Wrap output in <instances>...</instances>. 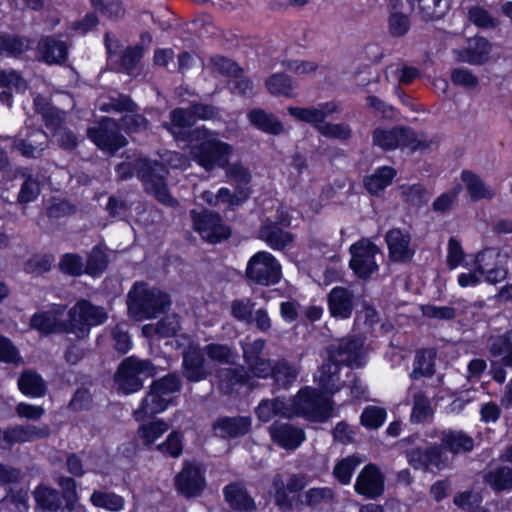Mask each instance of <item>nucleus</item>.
<instances>
[{"label":"nucleus","instance_id":"nucleus-1","mask_svg":"<svg viewBox=\"0 0 512 512\" xmlns=\"http://www.w3.org/2000/svg\"><path fill=\"white\" fill-rule=\"evenodd\" d=\"M173 140L189 148L191 159L206 172L225 168L233 153V146L219 138L216 130L205 125L196 126L185 133H178Z\"/></svg>","mask_w":512,"mask_h":512},{"label":"nucleus","instance_id":"nucleus-2","mask_svg":"<svg viewBox=\"0 0 512 512\" xmlns=\"http://www.w3.org/2000/svg\"><path fill=\"white\" fill-rule=\"evenodd\" d=\"M338 389H321L303 386L293 397L290 411L297 417H302L312 423H325L334 412L333 396Z\"/></svg>","mask_w":512,"mask_h":512},{"label":"nucleus","instance_id":"nucleus-3","mask_svg":"<svg viewBox=\"0 0 512 512\" xmlns=\"http://www.w3.org/2000/svg\"><path fill=\"white\" fill-rule=\"evenodd\" d=\"M57 484L61 490L44 484L35 487L33 497L36 507L42 512H80L76 480L73 477L60 476Z\"/></svg>","mask_w":512,"mask_h":512},{"label":"nucleus","instance_id":"nucleus-4","mask_svg":"<svg viewBox=\"0 0 512 512\" xmlns=\"http://www.w3.org/2000/svg\"><path fill=\"white\" fill-rule=\"evenodd\" d=\"M171 305L170 296L146 282H136L128 292L127 306L130 315L137 320L157 318Z\"/></svg>","mask_w":512,"mask_h":512},{"label":"nucleus","instance_id":"nucleus-5","mask_svg":"<svg viewBox=\"0 0 512 512\" xmlns=\"http://www.w3.org/2000/svg\"><path fill=\"white\" fill-rule=\"evenodd\" d=\"M219 115V109L213 104L190 101L188 107H176L169 111L168 121L161 123L171 137L193 129L198 121L214 120Z\"/></svg>","mask_w":512,"mask_h":512},{"label":"nucleus","instance_id":"nucleus-6","mask_svg":"<svg viewBox=\"0 0 512 512\" xmlns=\"http://www.w3.org/2000/svg\"><path fill=\"white\" fill-rule=\"evenodd\" d=\"M154 374L155 366L151 360L129 356L118 365L114 374V383L119 392L130 395L139 392L144 386V381Z\"/></svg>","mask_w":512,"mask_h":512},{"label":"nucleus","instance_id":"nucleus-7","mask_svg":"<svg viewBox=\"0 0 512 512\" xmlns=\"http://www.w3.org/2000/svg\"><path fill=\"white\" fill-rule=\"evenodd\" d=\"M108 314L104 307L94 305L88 299L78 300L68 311L67 333H75L78 337L89 335L92 327L104 324Z\"/></svg>","mask_w":512,"mask_h":512},{"label":"nucleus","instance_id":"nucleus-8","mask_svg":"<svg viewBox=\"0 0 512 512\" xmlns=\"http://www.w3.org/2000/svg\"><path fill=\"white\" fill-rule=\"evenodd\" d=\"M282 278V267L277 258L268 251H258L248 260L245 279L250 285L269 287Z\"/></svg>","mask_w":512,"mask_h":512},{"label":"nucleus","instance_id":"nucleus-9","mask_svg":"<svg viewBox=\"0 0 512 512\" xmlns=\"http://www.w3.org/2000/svg\"><path fill=\"white\" fill-rule=\"evenodd\" d=\"M174 487L185 499L202 496L207 488L206 469L202 463L186 459L180 471L174 476Z\"/></svg>","mask_w":512,"mask_h":512},{"label":"nucleus","instance_id":"nucleus-10","mask_svg":"<svg viewBox=\"0 0 512 512\" xmlns=\"http://www.w3.org/2000/svg\"><path fill=\"white\" fill-rule=\"evenodd\" d=\"M87 137L104 153L114 156L128 145V140L121 134L118 122L111 117H103L96 126L87 129Z\"/></svg>","mask_w":512,"mask_h":512},{"label":"nucleus","instance_id":"nucleus-11","mask_svg":"<svg viewBox=\"0 0 512 512\" xmlns=\"http://www.w3.org/2000/svg\"><path fill=\"white\" fill-rule=\"evenodd\" d=\"M372 143L383 151L409 148L412 151L426 147L409 127L394 126L390 129L378 126L372 131Z\"/></svg>","mask_w":512,"mask_h":512},{"label":"nucleus","instance_id":"nucleus-12","mask_svg":"<svg viewBox=\"0 0 512 512\" xmlns=\"http://www.w3.org/2000/svg\"><path fill=\"white\" fill-rule=\"evenodd\" d=\"M191 218L194 230L209 243H221L231 236V228L224 223L221 215L215 211L196 212L193 210Z\"/></svg>","mask_w":512,"mask_h":512},{"label":"nucleus","instance_id":"nucleus-13","mask_svg":"<svg viewBox=\"0 0 512 512\" xmlns=\"http://www.w3.org/2000/svg\"><path fill=\"white\" fill-rule=\"evenodd\" d=\"M377 252V245L371 241L367 243L359 241L350 246L349 267L359 279L368 280L379 270L375 258Z\"/></svg>","mask_w":512,"mask_h":512},{"label":"nucleus","instance_id":"nucleus-14","mask_svg":"<svg viewBox=\"0 0 512 512\" xmlns=\"http://www.w3.org/2000/svg\"><path fill=\"white\" fill-rule=\"evenodd\" d=\"M136 174L146 191L153 193L159 202L167 205L176 202L170 194L165 177L157 171L149 160L142 159L137 163Z\"/></svg>","mask_w":512,"mask_h":512},{"label":"nucleus","instance_id":"nucleus-15","mask_svg":"<svg viewBox=\"0 0 512 512\" xmlns=\"http://www.w3.org/2000/svg\"><path fill=\"white\" fill-rule=\"evenodd\" d=\"M291 219L287 214L281 213L278 221L266 219L259 228V239L264 241L271 249L282 251L294 241L290 231H284L281 226L289 227Z\"/></svg>","mask_w":512,"mask_h":512},{"label":"nucleus","instance_id":"nucleus-16","mask_svg":"<svg viewBox=\"0 0 512 512\" xmlns=\"http://www.w3.org/2000/svg\"><path fill=\"white\" fill-rule=\"evenodd\" d=\"M403 453L414 470L432 471L434 468L442 470L445 467L442 448L436 443H431L426 448H406Z\"/></svg>","mask_w":512,"mask_h":512},{"label":"nucleus","instance_id":"nucleus-17","mask_svg":"<svg viewBox=\"0 0 512 512\" xmlns=\"http://www.w3.org/2000/svg\"><path fill=\"white\" fill-rule=\"evenodd\" d=\"M354 490L367 499L380 497L385 490V476L380 468L373 463L365 465L356 478Z\"/></svg>","mask_w":512,"mask_h":512},{"label":"nucleus","instance_id":"nucleus-18","mask_svg":"<svg viewBox=\"0 0 512 512\" xmlns=\"http://www.w3.org/2000/svg\"><path fill=\"white\" fill-rule=\"evenodd\" d=\"M287 112L295 120L315 127L326 123L325 120L333 114L340 113L341 108L338 102L332 100L319 103L317 107L288 106Z\"/></svg>","mask_w":512,"mask_h":512},{"label":"nucleus","instance_id":"nucleus-19","mask_svg":"<svg viewBox=\"0 0 512 512\" xmlns=\"http://www.w3.org/2000/svg\"><path fill=\"white\" fill-rule=\"evenodd\" d=\"M411 234L401 228H391L384 236L389 259L394 263L410 262L416 251L411 247Z\"/></svg>","mask_w":512,"mask_h":512},{"label":"nucleus","instance_id":"nucleus-20","mask_svg":"<svg viewBox=\"0 0 512 512\" xmlns=\"http://www.w3.org/2000/svg\"><path fill=\"white\" fill-rule=\"evenodd\" d=\"M356 307L353 290L345 286H335L327 294V308L332 318L347 320L351 318Z\"/></svg>","mask_w":512,"mask_h":512},{"label":"nucleus","instance_id":"nucleus-21","mask_svg":"<svg viewBox=\"0 0 512 512\" xmlns=\"http://www.w3.org/2000/svg\"><path fill=\"white\" fill-rule=\"evenodd\" d=\"M49 436L47 426L38 427L32 424L8 426L0 428V444L4 442L9 447L15 444L32 442Z\"/></svg>","mask_w":512,"mask_h":512},{"label":"nucleus","instance_id":"nucleus-22","mask_svg":"<svg viewBox=\"0 0 512 512\" xmlns=\"http://www.w3.org/2000/svg\"><path fill=\"white\" fill-rule=\"evenodd\" d=\"M271 440L285 450H295L306 440L305 431L290 423H273L269 427Z\"/></svg>","mask_w":512,"mask_h":512},{"label":"nucleus","instance_id":"nucleus-23","mask_svg":"<svg viewBox=\"0 0 512 512\" xmlns=\"http://www.w3.org/2000/svg\"><path fill=\"white\" fill-rule=\"evenodd\" d=\"M173 404L174 401H172V399L166 398L150 384L149 390L135 410V419L141 422L154 418L156 415L166 411Z\"/></svg>","mask_w":512,"mask_h":512},{"label":"nucleus","instance_id":"nucleus-24","mask_svg":"<svg viewBox=\"0 0 512 512\" xmlns=\"http://www.w3.org/2000/svg\"><path fill=\"white\" fill-rule=\"evenodd\" d=\"M182 375L191 383L201 382L208 377L204 354L199 347H189L183 352Z\"/></svg>","mask_w":512,"mask_h":512},{"label":"nucleus","instance_id":"nucleus-25","mask_svg":"<svg viewBox=\"0 0 512 512\" xmlns=\"http://www.w3.org/2000/svg\"><path fill=\"white\" fill-rule=\"evenodd\" d=\"M214 431H220L222 438L236 439L247 435L252 429L251 416H220L212 425Z\"/></svg>","mask_w":512,"mask_h":512},{"label":"nucleus","instance_id":"nucleus-26","mask_svg":"<svg viewBox=\"0 0 512 512\" xmlns=\"http://www.w3.org/2000/svg\"><path fill=\"white\" fill-rule=\"evenodd\" d=\"M223 496L229 507L236 512H251L256 503L242 482H230L223 488Z\"/></svg>","mask_w":512,"mask_h":512},{"label":"nucleus","instance_id":"nucleus-27","mask_svg":"<svg viewBox=\"0 0 512 512\" xmlns=\"http://www.w3.org/2000/svg\"><path fill=\"white\" fill-rule=\"evenodd\" d=\"M387 18L388 33L392 38L405 37L411 29V20L407 13L402 12V0L389 1Z\"/></svg>","mask_w":512,"mask_h":512},{"label":"nucleus","instance_id":"nucleus-28","mask_svg":"<svg viewBox=\"0 0 512 512\" xmlns=\"http://www.w3.org/2000/svg\"><path fill=\"white\" fill-rule=\"evenodd\" d=\"M40 60L47 65L62 64L68 58V47L62 40L51 36L42 38L38 43Z\"/></svg>","mask_w":512,"mask_h":512},{"label":"nucleus","instance_id":"nucleus-29","mask_svg":"<svg viewBox=\"0 0 512 512\" xmlns=\"http://www.w3.org/2000/svg\"><path fill=\"white\" fill-rule=\"evenodd\" d=\"M397 175V170L388 165L377 167L375 171L363 178L365 190L372 196H379L389 187Z\"/></svg>","mask_w":512,"mask_h":512},{"label":"nucleus","instance_id":"nucleus-30","mask_svg":"<svg viewBox=\"0 0 512 512\" xmlns=\"http://www.w3.org/2000/svg\"><path fill=\"white\" fill-rule=\"evenodd\" d=\"M249 123L257 130L270 135H280L284 132L283 123L273 114L262 108H253L248 114Z\"/></svg>","mask_w":512,"mask_h":512},{"label":"nucleus","instance_id":"nucleus-31","mask_svg":"<svg viewBox=\"0 0 512 512\" xmlns=\"http://www.w3.org/2000/svg\"><path fill=\"white\" fill-rule=\"evenodd\" d=\"M460 178L465 184L466 191L469 198L473 202H478L483 199L491 200L495 196V190L487 186L482 178L475 172L464 169L460 174Z\"/></svg>","mask_w":512,"mask_h":512},{"label":"nucleus","instance_id":"nucleus-32","mask_svg":"<svg viewBox=\"0 0 512 512\" xmlns=\"http://www.w3.org/2000/svg\"><path fill=\"white\" fill-rule=\"evenodd\" d=\"M412 9L417 6L420 18L435 21L443 18L450 9V0H408Z\"/></svg>","mask_w":512,"mask_h":512},{"label":"nucleus","instance_id":"nucleus-33","mask_svg":"<svg viewBox=\"0 0 512 512\" xmlns=\"http://www.w3.org/2000/svg\"><path fill=\"white\" fill-rule=\"evenodd\" d=\"M110 263L107 248L104 244H96L87 253L85 266V274L98 278L108 269Z\"/></svg>","mask_w":512,"mask_h":512},{"label":"nucleus","instance_id":"nucleus-34","mask_svg":"<svg viewBox=\"0 0 512 512\" xmlns=\"http://www.w3.org/2000/svg\"><path fill=\"white\" fill-rule=\"evenodd\" d=\"M483 482L495 493L512 490V467L500 465L486 471Z\"/></svg>","mask_w":512,"mask_h":512},{"label":"nucleus","instance_id":"nucleus-35","mask_svg":"<svg viewBox=\"0 0 512 512\" xmlns=\"http://www.w3.org/2000/svg\"><path fill=\"white\" fill-rule=\"evenodd\" d=\"M30 49V41L25 36L2 32L0 36V56L5 58H20Z\"/></svg>","mask_w":512,"mask_h":512},{"label":"nucleus","instance_id":"nucleus-36","mask_svg":"<svg viewBox=\"0 0 512 512\" xmlns=\"http://www.w3.org/2000/svg\"><path fill=\"white\" fill-rule=\"evenodd\" d=\"M18 389L30 398H41L47 392V386L42 376L33 370L24 371L18 378Z\"/></svg>","mask_w":512,"mask_h":512},{"label":"nucleus","instance_id":"nucleus-37","mask_svg":"<svg viewBox=\"0 0 512 512\" xmlns=\"http://www.w3.org/2000/svg\"><path fill=\"white\" fill-rule=\"evenodd\" d=\"M439 446L442 450L458 454L460 452H470L474 447V441L471 436L463 431L449 430L443 432Z\"/></svg>","mask_w":512,"mask_h":512},{"label":"nucleus","instance_id":"nucleus-38","mask_svg":"<svg viewBox=\"0 0 512 512\" xmlns=\"http://www.w3.org/2000/svg\"><path fill=\"white\" fill-rule=\"evenodd\" d=\"M30 327L41 334L50 335L56 332H66L67 324L65 321L58 320L49 312H35L30 318Z\"/></svg>","mask_w":512,"mask_h":512},{"label":"nucleus","instance_id":"nucleus-39","mask_svg":"<svg viewBox=\"0 0 512 512\" xmlns=\"http://www.w3.org/2000/svg\"><path fill=\"white\" fill-rule=\"evenodd\" d=\"M168 429L169 425L164 419L154 418L147 423L140 424L137 429V435L142 440L143 445L150 448Z\"/></svg>","mask_w":512,"mask_h":512},{"label":"nucleus","instance_id":"nucleus-40","mask_svg":"<svg viewBox=\"0 0 512 512\" xmlns=\"http://www.w3.org/2000/svg\"><path fill=\"white\" fill-rule=\"evenodd\" d=\"M252 376L243 366L228 368L221 380L226 394H232L238 387L251 386Z\"/></svg>","mask_w":512,"mask_h":512},{"label":"nucleus","instance_id":"nucleus-41","mask_svg":"<svg viewBox=\"0 0 512 512\" xmlns=\"http://www.w3.org/2000/svg\"><path fill=\"white\" fill-rule=\"evenodd\" d=\"M93 506L110 512H119L124 509L125 500L114 492L94 490L90 496Z\"/></svg>","mask_w":512,"mask_h":512},{"label":"nucleus","instance_id":"nucleus-42","mask_svg":"<svg viewBox=\"0 0 512 512\" xmlns=\"http://www.w3.org/2000/svg\"><path fill=\"white\" fill-rule=\"evenodd\" d=\"M184 441V433L181 430H172L155 448L163 456L177 459L183 454Z\"/></svg>","mask_w":512,"mask_h":512},{"label":"nucleus","instance_id":"nucleus-43","mask_svg":"<svg viewBox=\"0 0 512 512\" xmlns=\"http://www.w3.org/2000/svg\"><path fill=\"white\" fill-rule=\"evenodd\" d=\"M491 44L484 37H477L474 44L464 52L463 60L472 65H482L489 59Z\"/></svg>","mask_w":512,"mask_h":512},{"label":"nucleus","instance_id":"nucleus-44","mask_svg":"<svg viewBox=\"0 0 512 512\" xmlns=\"http://www.w3.org/2000/svg\"><path fill=\"white\" fill-rule=\"evenodd\" d=\"M490 353L493 357H501L505 366L512 367V330L492 340Z\"/></svg>","mask_w":512,"mask_h":512},{"label":"nucleus","instance_id":"nucleus-45","mask_svg":"<svg viewBox=\"0 0 512 512\" xmlns=\"http://www.w3.org/2000/svg\"><path fill=\"white\" fill-rule=\"evenodd\" d=\"M402 201L415 208H421L429 201L428 190L421 183L401 186Z\"/></svg>","mask_w":512,"mask_h":512},{"label":"nucleus","instance_id":"nucleus-46","mask_svg":"<svg viewBox=\"0 0 512 512\" xmlns=\"http://www.w3.org/2000/svg\"><path fill=\"white\" fill-rule=\"evenodd\" d=\"M265 86L268 92L274 96L293 97L292 79L286 73H274L267 78Z\"/></svg>","mask_w":512,"mask_h":512},{"label":"nucleus","instance_id":"nucleus-47","mask_svg":"<svg viewBox=\"0 0 512 512\" xmlns=\"http://www.w3.org/2000/svg\"><path fill=\"white\" fill-rule=\"evenodd\" d=\"M297 377L296 370L285 359L273 362L270 378L281 388L290 386Z\"/></svg>","mask_w":512,"mask_h":512},{"label":"nucleus","instance_id":"nucleus-48","mask_svg":"<svg viewBox=\"0 0 512 512\" xmlns=\"http://www.w3.org/2000/svg\"><path fill=\"white\" fill-rule=\"evenodd\" d=\"M0 88L13 90L17 94H24L28 89V82L22 73L16 69H0Z\"/></svg>","mask_w":512,"mask_h":512},{"label":"nucleus","instance_id":"nucleus-49","mask_svg":"<svg viewBox=\"0 0 512 512\" xmlns=\"http://www.w3.org/2000/svg\"><path fill=\"white\" fill-rule=\"evenodd\" d=\"M313 128L325 138L336 139L342 142L352 138V129L348 123L326 122Z\"/></svg>","mask_w":512,"mask_h":512},{"label":"nucleus","instance_id":"nucleus-50","mask_svg":"<svg viewBox=\"0 0 512 512\" xmlns=\"http://www.w3.org/2000/svg\"><path fill=\"white\" fill-rule=\"evenodd\" d=\"M151 385L166 398L173 400V394L179 392L182 388V381L178 374L170 372L160 378L154 379Z\"/></svg>","mask_w":512,"mask_h":512},{"label":"nucleus","instance_id":"nucleus-51","mask_svg":"<svg viewBox=\"0 0 512 512\" xmlns=\"http://www.w3.org/2000/svg\"><path fill=\"white\" fill-rule=\"evenodd\" d=\"M484 258V252H479L476 255V271L483 275L486 282L490 284H497L504 281L507 278L508 270L501 265H495L491 268H487V266L483 264Z\"/></svg>","mask_w":512,"mask_h":512},{"label":"nucleus","instance_id":"nucleus-52","mask_svg":"<svg viewBox=\"0 0 512 512\" xmlns=\"http://www.w3.org/2000/svg\"><path fill=\"white\" fill-rule=\"evenodd\" d=\"M120 130L126 134L141 133L149 129V120L140 113L132 112L123 115L118 121Z\"/></svg>","mask_w":512,"mask_h":512},{"label":"nucleus","instance_id":"nucleus-53","mask_svg":"<svg viewBox=\"0 0 512 512\" xmlns=\"http://www.w3.org/2000/svg\"><path fill=\"white\" fill-rule=\"evenodd\" d=\"M221 169L225 171L227 178L235 183V187L251 188V173L241 162L231 163L229 161V164L225 168Z\"/></svg>","mask_w":512,"mask_h":512},{"label":"nucleus","instance_id":"nucleus-54","mask_svg":"<svg viewBox=\"0 0 512 512\" xmlns=\"http://www.w3.org/2000/svg\"><path fill=\"white\" fill-rule=\"evenodd\" d=\"M435 353L422 349L416 353L413 373L418 377H431L435 373Z\"/></svg>","mask_w":512,"mask_h":512},{"label":"nucleus","instance_id":"nucleus-55","mask_svg":"<svg viewBox=\"0 0 512 512\" xmlns=\"http://www.w3.org/2000/svg\"><path fill=\"white\" fill-rule=\"evenodd\" d=\"M387 412L378 406H367L360 415V424L366 429L376 430L386 421Z\"/></svg>","mask_w":512,"mask_h":512},{"label":"nucleus","instance_id":"nucleus-56","mask_svg":"<svg viewBox=\"0 0 512 512\" xmlns=\"http://www.w3.org/2000/svg\"><path fill=\"white\" fill-rule=\"evenodd\" d=\"M462 189V185L457 183L449 191L441 193L433 201L432 210L441 214H445L451 211L457 202L458 196Z\"/></svg>","mask_w":512,"mask_h":512},{"label":"nucleus","instance_id":"nucleus-57","mask_svg":"<svg viewBox=\"0 0 512 512\" xmlns=\"http://www.w3.org/2000/svg\"><path fill=\"white\" fill-rule=\"evenodd\" d=\"M361 351V344L354 339L342 340L336 347L330 349L329 358L344 357L340 361L352 362Z\"/></svg>","mask_w":512,"mask_h":512},{"label":"nucleus","instance_id":"nucleus-58","mask_svg":"<svg viewBox=\"0 0 512 512\" xmlns=\"http://www.w3.org/2000/svg\"><path fill=\"white\" fill-rule=\"evenodd\" d=\"M60 271L71 277H80L85 274L82 257L77 253H65L59 261Z\"/></svg>","mask_w":512,"mask_h":512},{"label":"nucleus","instance_id":"nucleus-59","mask_svg":"<svg viewBox=\"0 0 512 512\" xmlns=\"http://www.w3.org/2000/svg\"><path fill=\"white\" fill-rule=\"evenodd\" d=\"M55 258L52 254H35L24 264V270L36 276L47 273L51 270Z\"/></svg>","mask_w":512,"mask_h":512},{"label":"nucleus","instance_id":"nucleus-60","mask_svg":"<svg viewBox=\"0 0 512 512\" xmlns=\"http://www.w3.org/2000/svg\"><path fill=\"white\" fill-rule=\"evenodd\" d=\"M41 193L40 182L32 174L25 176V179L20 187L17 195V202L19 204H28L35 201Z\"/></svg>","mask_w":512,"mask_h":512},{"label":"nucleus","instance_id":"nucleus-61","mask_svg":"<svg viewBox=\"0 0 512 512\" xmlns=\"http://www.w3.org/2000/svg\"><path fill=\"white\" fill-rule=\"evenodd\" d=\"M274 489V504L283 512L293 510V499L288 495L285 483L280 475H276L272 480Z\"/></svg>","mask_w":512,"mask_h":512},{"label":"nucleus","instance_id":"nucleus-62","mask_svg":"<svg viewBox=\"0 0 512 512\" xmlns=\"http://www.w3.org/2000/svg\"><path fill=\"white\" fill-rule=\"evenodd\" d=\"M210 63L214 71L225 77H233L243 73L242 67L236 61L223 55L212 56Z\"/></svg>","mask_w":512,"mask_h":512},{"label":"nucleus","instance_id":"nucleus-63","mask_svg":"<svg viewBox=\"0 0 512 512\" xmlns=\"http://www.w3.org/2000/svg\"><path fill=\"white\" fill-rule=\"evenodd\" d=\"M144 47L140 44L127 46L120 55L119 65L123 71L130 73L143 58Z\"/></svg>","mask_w":512,"mask_h":512},{"label":"nucleus","instance_id":"nucleus-64","mask_svg":"<svg viewBox=\"0 0 512 512\" xmlns=\"http://www.w3.org/2000/svg\"><path fill=\"white\" fill-rule=\"evenodd\" d=\"M358 463V460L354 456H349L343 458L334 466L333 474L339 483L348 485L351 482Z\"/></svg>","mask_w":512,"mask_h":512}]
</instances>
